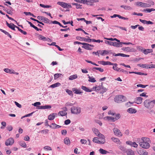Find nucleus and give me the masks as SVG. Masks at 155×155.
Masks as SVG:
<instances>
[{"label":"nucleus","instance_id":"nucleus-1","mask_svg":"<svg viewBox=\"0 0 155 155\" xmlns=\"http://www.w3.org/2000/svg\"><path fill=\"white\" fill-rule=\"evenodd\" d=\"M126 97L121 95H119L116 96L114 98V101L115 102L118 103H120L126 101Z\"/></svg>","mask_w":155,"mask_h":155},{"label":"nucleus","instance_id":"nucleus-2","mask_svg":"<svg viewBox=\"0 0 155 155\" xmlns=\"http://www.w3.org/2000/svg\"><path fill=\"white\" fill-rule=\"evenodd\" d=\"M144 105L146 108L151 109L153 107V105L149 100H146L144 102Z\"/></svg>","mask_w":155,"mask_h":155},{"label":"nucleus","instance_id":"nucleus-3","mask_svg":"<svg viewBox=\"0 0 155 155\" xmlns=\"http://www.w3.org/2000/svg\"><path fill=\"white\" fill-rule=\"evenodd\" d=\"M71 112L72 114H79L81 112V108L75 107H72L71 108Z\"/></svg>","mask_w":155,"mask_h":155},{"label":"nucleus","instance_id":"nucleus-4","mask_svg":"<svg viewBox=\"0 0 155 155\" xmlns=\"http://www.w3.org/2000/svg\"><path fill=\"white\" fill-rule=\"evenodd\" d=\"M139 145L141 147L147 149L149 148L150 146V144L148 142H141L139 143Z\"/></svg>","mask_w":155,"mask_h":155},{"label":"nucleus","instance_id":"nucleus-5","mask_svg":"<svg viewBox=\"0 0 155 155\" xmlns=\"http://www.w3.org/2000/svg\"><path fill=\"white\" fill-rule=\"evenodd\" d=\"M37 18L44 23H49V20L48 18L43 16H37Z\"/></svg>","mask_w":155,"mask_h":155},{"label":"nucleus","instance_id":"nucleus-6","mask_svg":"<svg viewBox=\"0 0 155 155\" xmlns=\"http://www.w3.org/2000/svg\"><path fill=\"white\" fill-rule=\"evenodd\" d=\"M14 142V140L13 138L10 137L6 140L5 142V144L6 146L12 145Z\"/></svg>","mask_w":155,"mask_h":155},{"label":"nucleus","instance_id":"nucleus-7","mask_svg":"<svg viewBox=\"0 0 155 155\" xmlns=\"http://www.w3.org/2000/svg\"><path fill=\"white\" fill-rule=\"evenodd\" d=\"M122 50L123 51H125L127 52H134L135 50L134 48H130L129 47H123L121 48Z\"/></svg>","mask_w":155,"mask_h":155},{"label":"nucleus","instance_id":"nucleus-8","mask_svg":"<svg viewBox=\"0 0 155 155\" xmlns=\"http://www.w3.org/2000/svg\"><path fill=\"white\" fill-rule=\"evenodd\" d=\"M76 38L79 41H83L88 43L91 42V39L86 38H85L81 37L79 36H77Z\"/></svg>","mask_w":155,"mask_h":155},{"label":"nucleus","instance_id":"nucleus-9","mask_svg":"<svg viewBox=\"0 0 155 155\" xmlns=\"http://www.w3.org/2000/svg\"><path fill=\"white\" fill-rule=\"evenodd\" d=\"M113 130L115 135L117 136H119L120 135V136H122V134H121L120 130L116 128H114L113 129Z\"/></svg>","mask_w":155,"mask_h":155},{"label":"nucleus","instance_id":"nucleus-10","mask_svg":"<svg viewBox=\"0 0 155 155\" xmlns=\"http://www.w3.org/2000/svg\"><path fill=\"white\" fill-rule=\"evenodd\" d=\"M139 20L141 22L143 23L144 24L152 25V24H153V22L152 21H147L145 20H142V19H139Z\"/></svg>","mask_w":155,"mask_h":155},{"label":"nucleus","instance_id":"nucleus-11","mask_svg":"<svg viewBox=\"0 0 155 155\" xmlns=\"http://www.w3.org/2000/svg\"><path fill=\"white\" fill-rule=\"evenodd\" d=\"M6 22L7 25L9 28L15 31V25L14 24L12 23H11L10 24H9L6 21Z\"/></svg>","mask_w":155,"mask_h":155},{"label":"nucleus","instance_id":"nucleus-12","mask_svg":"<svg viewBox=\"0 0 155 155\" xmlns=\"http://www.w3.org/2000/svg\"><path fill=\"white\" fill-rule=\"evenodd\" d=\"M38 38L40 40H42L43 41H51V39H50V38H46L45 37L40 35H38Z\"/></svg>","mask_w":155,"mask_h":155},{"label":"nucleus","instance_id":"nucleus-13","mask_svg":"<svg viewBox=\"0 0 155 155\" xmlns=\"http://www.w3.org/2000/svg\"><path fill=\"white\" fill-rule=\"evenodd\" d=\"M57 114L56 113H53L50 114L48 117V119L49 120H52L54 119L55 117V116Z\"/></svg>","mask_w":155,"mask_h":155},{"label":"nucleus","instance_id":"nucleus-14","mask_svg":"<svg viewBox=\"0 0 155 155\" xmlns=\"http://www.w3.org/2000/svg\"><path fill=\"white\" fill-rule=\"evenodd\" d=\"M143 98L141 97H137L136 98L135 102L138 104H141L142 102Z\"/></svg>","mask_w":155,"mask_h":155},{"label":"nucleus","instance_id":"nucleus-15","mask_svg":"<svg viewBox=\"0 0 155 155\" xmlns=\"http://www.w3.org/2000/svg\"><path fill=\"white\" fill-rule=\"evenodd\" d=\"M105 43L109 45H110L115 46L117 45V42H112L107 41H105Z\"/></svg>","mask_w":155,"mask_h":155},{"label":"nucleus","instance_id":"nucleus-16","mask_svg":"<svg viewBox=\"0 0 155 155\" xmlns=\"http://www.w3.org/2000/svg\"><path fill=\"white\" fill-rule=\"evenodd\" d=\"M128 112L130 114H134L137 112V110L135 109L131 108H130L128 109L127 110Z\"/></svg>","mask_w":155,"mask_h":155},{"label":"nucleus","instance_id":"nucleus-17","mask_svg":"<svg viewBox=\"0 0 155 155\" xmlns=\"http://www.w3.org/2000/svg\"><path fill=\"white\" fill-rule=\"evenodd\" d=\"M61 127V126L56 124L55 123H52L51 125L50 126V127H51L53 129H54L56 128H58Z\"/></svg>","mask_w":155,"mask_h":155},{"label":"nucleus","instance_id":"nucleus-18","mask_svg":"<svg viewBox=\"0 0 155 155\" xmlns=\"http://www.w3.org/2000/svg\"><path fill=\"white\" fill-rule=\"evenodd\" d=\"M153 51V50L152 49H145L143 51V53H144L145 54H147L148 53H150L152 52Z\"/></svg>","mask_w":155,"mask_h":155},{"label":"nucleus","instance_id":"nucleus-19","mask_svg":"<svg viewBox=\"0 0 155 155\" xmlns=\"http://www.w3.org/2000/svg\"><path fill=\"white\" fill-rule=\"evenodd\" d=\"M129 74H135L140 75H147V74L144 73H142L141 72H135V71H129Z\"/></svg>","mask_w":155,"mask_h":155},{"label":"nucleus","instance_id":"nucleus-20","mask_svg":"<svg viewBox=\"0 0 155 155\" xmlns=\"http://www.w3.org/2000/svg\"><path fill=\"white\" fill-rule=\"evenodd\" d=\"M136 5L138 6H140L145 8V3L140 2H137L136 3Z\"/></svg>","mask_w":155,"mask_h":155},{"label":"nucleus","instance_id":"nucleus-21","mask_svg":"<svg viewBox=\"0 0 155 155\" xmlns=\"http://www.w3.org/2000/svg\"><path fill=\"white\" fill-rule=\"evenodd\" d=\"M100 153L103 154H105L107 153H109V152L103 149L100 148L99 150Z\"/></svg>","mask_w":155,"mask_h":155},{"label":"nucleus","instance_id":"nucleus-22","mask_svg":"<svg viewBox=\"0 0 155 155\" xmlns=\"http://www.w3.org/2000/svg\"><path fill=\"white\" fill-rule=\"evenodd\" d=\"M111 139L114 142L116 143H119V144H120L121 143L120 142V140L118 138L112 137L111 138Z\"/></svg>","mask_w":155,"mask_h":155},{"label":"nucleus","instance_id":"nucleus-23","mask_svg":"<svg viewBox=\"0 0 155 155\" xmlns=\"http://www.w3.org/2000/svg\"><path fill=\"white\" fill-rule=\"evenodd\" d=\"M81 89L87 92H90L92 91V90L89 89L88 87H87L85 86H81Z\"/></svg>","mask_w":155,"mask_h":155},{"label":"nucleus","instance_id":"nucleus-24","mask_svg":"<svg viewBox=\"0 0 155 155\" xmlns=\"http://www.w3.org/2000/svg\"><path fill=\"white\" fill-rule=\"evenodd\" d=\"M101 62L102 63V64L104 65H113V63H112L110 61H101Z\"/></svg>","mask_w":155,"mask_h":155},{"label":"nucleus","instance_id":"nucleus-25","mask_svg":"<svg viewBox=\"0 0 155 155\" xmlns=\"http://www.w3.org/2000/svg\"><path fill=\"white\" fill-rule=\"evenodd\" d=\"M64 143L66 144H70L71 142L69 140V138L68 137H66L64 138Z\"/></svg>","mask_w":155,"mask_h":155},{"label":"nucleus","instance_id":"nucleus-26","mask_svg":"<svg viewBox=\"0 0 155 155\" xmlns=\"http://www.w3.org/2000/svg\"><path fill=\"white\" fill-rule=\"evenodd\" d=\"M0 30L1 32H3L5 35L8 36L11 38H12V36L8 32L1 29H0Z\"/></svg>","mask_w":155,"mask_h":155},{"label":"nucleus","instance_id":"nucleus-27","mask_svg":"<svg viewBox=\"0 0 155 155\" xmlns=\"http://www.w3.org/2000/svg\"><path fill=\"white\" fill-rule=\"evenodd\" d=\"M126 152L127 155H134V151L131 149L128 150Z\"/></svg>","mask_w":155,"mask_h":155},{"label":"nucleus","instance_id":"nucleus-28","mask_svg":"<svg viewBox=\"0 0 155 155\" xmlns=\"http://www.w3.org/2000/svg\"><path fill=\"white\" fill-rule=\"evenodd\" d=\"M61 85L60 83L59 82H57L54 84H53L50 86V87L51 88H54L55 87L59 86Z\"/></svg>","mask_w":155,"mask_h":155},{"label":"nucleus","instance_id":"nucleus-29","mask_svg":"<svg viewBox=\"0 0 155 155\" xmlns=\"http://www.w3.org/2000/svg\"><path fill=\"white\" fill-rule=\"evenodd\" d=\"M104 118L107 120L108 121L112 120L113 122H114L115 121V118L114 117H111L107 116L104 117Z\"/></svg>","mask_w":155,"mask_h":155},{"label":"nucleus","instance_id":"nucleus-30","mask_svg":"<svg viewBox=\"0 0 155 155\" xmlns=\"http://www.w3.org/2000/svg\"><path fill=\"white\" fill-rule=\"evenodd\" d=\"M72 91L74 92L75 94H80L82 93V92H80L79 90L77 89L76 88H73L72 89Z\"/></svg>","mask_w":155,"mask_h":155},{"label":"nucleus","instance_id":"nucleus-31","mask_svg":"<svg viewBox=\"0 0 155 155\" xmlns=\"http://www.w3.org/2000/svg\"><path fill=\"white\" fill-rule=\"evenodd\" d=\"M94 69H96L97 70L99 71H100L101 72H103L104 71V70L103 69L101 68H97V67H94L92 69V71H95L94 70Z\"/></svg>","mask_w":155,"mask_h":155},{"label":"nucleus","instance_id":"nucleus-32","mask_svg":"<svg viewBox=\"0 0 155 155\" xmlns=\"http://www.w3.org/2000/svg\"><path fill=\"white\" fill-rule=\"evenodd\" d=\"M78 77L77 74H74L70 76L69 77V79L71 80H72L75 79L77 78Z\"/></svg>","mask_w":155,"mask_h":155},{"label":"nucleus","instance_id":"nucleus-33","mask_svg":"<svg viewBox=\"0 0 155 155\" xmlns=\"http://www.w3.org/2000/svg\"><path fill=\"white\" fill-rule=\"evenodd\" d=\"M92 130L93 132L96 135V136H97L100 133L98 130L95 128H93Z\"/></svg>","mask_w":155,"mask_h":155},{"label":"nucleus","instance_id":"nucleus-34","mask_svg":"<svg viewBox=\"0 0 155 155\" xmlns=\"http://www.w3.org/2000/svg\"><path fill=\"white\" fill-rule=\"evenodd\" d=\"M19 144L23 147H26V145L25 142L24 141H20L19 143Z\"/></svg>","mask_w":155,"mask_h":155},{"label":"nucleus","instance_id":"nucleus-35","mask_svg":"<svg viewBox=\"0 0 155 155\" xmlns=\"http://www.w3.org/2000/svg\"><path fill=\"white\" fill-rule=\"evenodd\" d=\"M73 5H75L76 6V8L77 9H81L82 5L78 4V3H72Z\"/></svg>","mask_w":155,"mask_h":155},{"label":"nucleus","instance_id":"nucleus-36","mask_svg":"<svg viewBox=\"0 0 155 155\" xmlns=\"http://www.w3.org/2000/svg\"><path fill=\"white\" fill-rule=\"evenodd\" d=\"M114 66H113V68L114 70L117 71H119V70L120 69V68H118L117 67V64L116 63L113 64Z\"/></svg>","mask_w":155,"mask_h":155},{"label":"nucleus","instance_id":"nucleus-37","mask_svg":"<svg viewBox=\"0 0 155 155\" xmlns=\"http://www.w3.org/2000/svg\"><path fill=\"white\" fill-rule=\"evenodd\" d=\"M4 70L5 72L10 74H12L13 71H14L13 70H10L8 68H5Z\"/></svg>","mask_w":155,"mask_h":155},{"label":"nucleus","instance_id":"nucleus-38","mask_svg":"<svg viewBox=\"0 0 155 155\" xmlns=\"http://www.w3.org/2000/svg\"><path fill=\"white\" fill-rule=\"evenodd\" d=\"M119 148L120 149L121 151L124 152V153L127 152L126 149L122 145H120L119 147Z\"/></svg>","mask_w":155,"mask_h":155},{"label":"nucleus","instance_id":"nucleus-39","mask_svg":"<svg viewBox=\"0 0 155 155\" xmlns=\"http://www.w3.org/2000/svg\"><path fill=\"white\" fill-rule=\"evenodd\" d=\"M88 78L89 79L88 81L90 82L94 83L96 81L95 78H93L92 77H91L90 76H88Z\"/></svg>","mask_w":155,"mask_h":155},{"label":"nucleus","instance_id":"nucleus-40","mask_svg":"<svg viewBox=\"0 0 155 155\" xmlns=\"http://www.w3.org/2000/svg\"><path fill=\"white\" fill-rule=\"evenodd\" d=\"M105 142V139H101L98 140V143L103 144Z\"/></svg>","mask_w":155,"mask_h":155},{"label":"nucleus","instance_id":"nucleus-41","mask_svg":"<svg viewBox=\"0 0 155 155\" xmlns=\"http://www.w3.org/2000/svg\"><path fill=\"white\" fill-rule=\"evenodd\" d=\"M58 114H60L62 116H63L66 115L67 113L64 112V111H61L58 113Z\"/></svg>","mask_w":155,"mask_h":155},{"label":"nucleus","instance_id":"nucleus-42","mask_svg":"<svg viewBox=\"0 0 155 155\" xmlns=\"http://www.w3.org/2000/svg\"><path fill=\"white\" fill-rule=\"evenodd\" d=\"M62 22L63 23L64 25H66L68 24H71V25L72 26H73V21H72L71 22L70 21H68V22H66L64 20H62Z\"/></svg>","mask_w":155,"mask_h":155},{"label":"nucleus","instance_id":"nucleus-43","mask_svg":"<svg viewBox=\"0 0 155 155\" xmlns=\"http://www.w3.org/2000/svg\"><path fill=\"white\" fill-rule=\"evenodd\" d=\"M71 8V6L70 4L65 3L64 4V8Z\"/></svg>","mask_w":155,"mask_h":155},{"label":"nucleus","instance_id":"nucleus-44","mask_svg":"<svg viewBox=\"0 0 155 155\" xmlns=\"http://www.w3.org/2000/svg\"><path fill=\"white\" fill-rule=\"evenodd\" d=\"M141 139L142 140V142H147L149 140V138L144 137H142Z\"/></svg>","mask_w":155,"mask_h":155},{"label":"nucleus","instance_id":"nucleus-45","mask_svg":"<svg viewBox=\"0 0 155 155\" xmlns=\"http://www.w3.org/2000/svg\"><path fill=\"white\" fill-rule=\"evenodd\" d=\"M91 41H92V42H98V43H100V42H102L103 41H102V40L101 41L99 39L96 40L94 39H91Z\"/></svg>","mask_w":155,"mask_h":155},{"label":"nucleus","instance_id":"nucleus-46","mask_svg":"<svg viewBox=\"0 0 155 155\" xmlns=\"http://www.w3.org/2000/svg\"><path fill=\"white\" fill-rule=\"evenodd\" d=\"M137 65L141 68H147V65L146 64H137Z\"/></svg>","mask_w":155,"mask_h":155},{"label":"nucleus","instance_id":"nucleus-47","mask_svg":"<svg viewBox=\"0 0 155 155\" xmlns=\"http://www.w3.org/2000/svg\"><path fill=\"white\" fill-rule=\"evenodd\" d=\"M66 91L67 93L69 95L71 96L72 97H73V94L71 91L68 89H67L66 90Z\"/></svg>","mask_w":155,"mask_h":155},{"label":"nucleus","instance_id":"nucleus-48","mask_svg":"<svg viewBox=\"0 0 155 155\" xmlns=\"http://www.w3.org/2000/svg\"><path fill=\"white\" fill-rule=\"evenodd\" d=\"M42 109H50L51 108V105H47L45 106H42Z\"/></svg>","mask_w":155,"mask_h":155},{"label":"nucleus","instance_id":"nucleus-49","mask_svg":"<svg viewBox=\"0 0 155 155\" xmlns=\"http://www.w3.org/2000/svg\"><path fill=\"white\" fill-rule=\"evenodd\" d=\"M134 103V102H129L126 103L125 104V106L127 107H131V104H133Z\"/></svg>","mask_w":155,"mask_h":155},{"label":"nucleus","instance_id":"nucleus-50","mask_svg":"<svg viewBox=\"0 0 155 155\" xmlns=\"http://www.w3.org/2000/svg\"><path fill=\"white\" fill-rule=\"evenodd\" d=\"M155 68V64H151L147 65V68Z\"/></svg>","mask_w":155,"mask_h":155},{"label":"nucleus","instance_id":"nucleus-51","mask_svg":"<svg viewBox=\"0 0 155 155\" xmlns=\"http://www.w3.org/2000/svg\"><path fill=\"white\" fill-rule=\"evenodd\" d=\"M148 86V85H143L142 84H138L137 85L138 87H141L143 88H144Z\"/></svg>","mask_w":155,"mask_h":155},{"label":"nucleus","instance_id":"nucleus-52","mask_svg":"<svg viewBox=\"0 0 155 155\" xmlns=\"http://www.w3.org/2000/svg\"><path fill=\"white\" fill-rule=\"evenodd\" d=\"M62 76L61 74H56L54 75V79H57L58 77Z\"/></svg>","mask_w":155,"mask_h":155},{"label":"nucleus","instance_id":"nucleus-53","mask_svg":"<svg viewBox=\"0 0 155 155\" xmlns=\"http://www.w3.org/2000/svg\"><path fill=\"white\" fill-rule=\"evenodd\" d=\"M34 112H33L31 113L25 115L22 117H21V119H22L24 117H30V116H31L34 113Z\"/></svg>","mask_w":155,"mask_h":155},{"label":"nucleus","instance_id":"nucleus-54","mask_svg":"<svg viewBox=\"0 0 155 155\" xmlns=\"http://www.w3.org/2000/svg\"><path fill=\"white\" fill-rule=\"evenodd\" d=\"M86 4L88 5H93V3L92 2H91V0H87Z\"/></svg>","mask_w":155,"mask_h":155},{"label":"nucleus","instance_id":"nucleus-55","mask_svg":"<svg viewBox=\"0 0 155 155\" xmlns=\"http://www.w3.org/2000/svg\"><path fill=\"white\" fill-rule=\"evenodd\" d=\"M57 4L58 5H60L64 8V4H65V3L63 2H58L57 3Z\"/></svg>","mask_w":155,"mask_h":155},{"label":"nucleus","instance_id":"nucleus-56","mask_svg":"<svg viewBox=\"0 0 155 155\" xmlns=\"http://www.w3.org/2000/svg\"><path fill=\"white\" fill-rule=\"evenodd\" d=\"M100 137L101 139H105V137L102 134L99 133L98 134L97 136Z\"/></svg>","mask_w":155,"mask_h":155},{"label":"nucleus","instance_id":"nucleus-57","mask_svg":"<svg viewBox=\"0 0 155 155\" xmlns=\"http://www.w3.org/2000/svg\"><path fill=\"white\" fill-rule=\"evenodd\" d=\"M115 115H116V117H115L114 118L115 119V120L116 121L120 118V114H116Z\"/></svg>","mask_w":155,"mask_h":155},{"label":"nucleus","instance_id":"nucleus-58","mask_svg":"<svg viewBox=\"0 0 155 155\" xmlns=\"http://www.w3.org/2000/svg\"><path fill=\"white\" fill-rule=\"evenodd\" d=\"M137 48L138 50L141 51L143 53V51L144 49V48L140 46H138L137 47Z\"/></svg>","mask_w":155,"mask_h":155},{"label":"nucleus","instance_id":"nucleus-59","mask_svg":"<svg viewBox=\"0 0 155 155\" xmlns=\"http://www.w3.org/2000/svg\"><path fill=\"white\" fill-rule=\"evenodd\" d=\"M102 85H103V84H102V83L101 84V87H102L101 89H102V93H104V92L106 91L107 89H106V88H105Z\"/></svg>","mask_w":155,"mask_h":155},{"label":"nucleus","instance_id":"nucleus-60","mask_svg":"<svg viewBox=\"0 0 155 155\" xmlns=\"http://www.w3.org/2000/svg\"><path fill=\"white\" fill-rule=\"evenodd\" d=\"M98 138L97 137H94L93 140V142L98 143V140H99L98 139Z\"/></svg>","mask_w":155,"mask_h":155},{"label":"nucleus","instance_id":"nucleus-61","mask_svg":"<svg viewBox=\"0 0 155 155\" xmlns=\"http://www.w3.org/2000/svg\"><path fill=\"white\" fill-rule=\"evenodd\" d=\"M44 148V149L47 150H52L51 147L48 146L45 147Z\"/></svg>","mask_w":155,"mask_h":155},{"label":"nucleus","instance_id":"nucleus-62","mask_svg":"<svg viewBox=\"0 0 155 155\" xmlns=\"http://www.w3.org/2000/svg\"><path fill=\"white\" fill-rule=\"evenodd\" d=\"M124 9L126 10H130L132 9V8L130 6L125 5Z\"/></svg>","mask_w":155,"mask_h":155},{"label":"nucleus","instance_id":"nucleus-63","mask_svg":"<svg viewBox=\"0 0 155 155\" xmlns=\"http://www.w3.org/2000/svg\"><path fill=\"white\" fill-rule=\"evenodd\" d=\"M101 85L97 87H94L95 90H96V91H99L101 89Z\"/></svg>","mask_w":155,"mask_h":155},{"label":"nucleus","instance_id":"nucleus-64","mask_svg":"<svg viewBox=\"0 0 155 155\" xmlns=\"http://www.w3.org/2000/svg\"><path fill=\"white\" fill-rule=\"evenodd\" d=\"M71 123V120L69 119L66 120L64 121V124L66 125H68Z\"/></svg>","mask_w":155,"mask_h":155}]
</instances>
